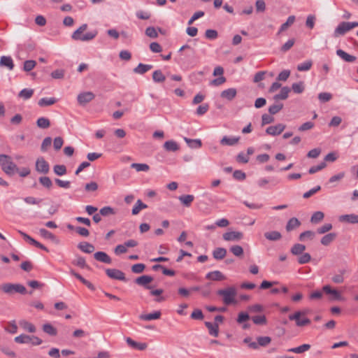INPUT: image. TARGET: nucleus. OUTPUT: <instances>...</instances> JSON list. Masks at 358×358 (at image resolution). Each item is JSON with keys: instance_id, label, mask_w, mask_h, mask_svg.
<instances>
[{"instance_id": "obj_1", "label": "nucleus", "mask_w": 358, "mask_h": 358, "mask_svg": "<svg viewBox=\"0 0 358 358\" xmlns=\"http://www.w3.org/2000/svg\"><path fill=\"white\" fill-rule=\"evenodd\" d=\"M87 29V24H82L79 28L73 32L71 35L72 39L80 41H90L93 40L97 36L98 31L96 30H93L83 34V31H85Z\"/></svg>"}, {"instance_id": "obj_2", "label": "nucleus", "mask_w": 358, "mask_h": 358, "mask_svg": "<svg viewBox=\"0 0 358 358\" xmlns=\"http://www.w3.org/2000/svg\"><path fill=\"white\" fill-rule=\"evenodd\" d=\"M0 166L1 169L9 176L15 174L17 171V165L12 161L11 157L8 155H0Z\"/></svg>"}, {"instance_id": "obj_3", "label": "nucleus", "mask_w": 358, "mask_h": 358, "mask_svg": "<svg viewBox=\"0 0 358 358\" xmlns=\"http://www.w3.org/2000/svg\"><path fill=\"white\" fill-rule=\"evenodd\" d=\"M217 294L222 296V301L225 305H230L235 303L237 292L234 287H229L224 289L217 290Z\"/></svg>"}, {"instance_id": "obj_4", "label": "nucleus", "mask_w": 358, "mask_h": 358, "mask_svg": "<svg viewBox=\"0 0 358 358\" xmlns=\"http://www.w3.org/2000/svg\"><path fill=\"white\" fill-rule=\"evenodd\" d=\"M1 289L3 292L8 294L13 293L25 294L27 293L26 287L21 284L5 283L2 285Z\"/></svg>"}, {"instance_id": "obj_5", "label": "nucleus", "mask_w": 358, "mask_h": 358, "mask_svg": "<svg viewBox=\"0 0 358 358\" xmlns=\"http://www.w3.org/2000/svg\"><path fill=\"white\" fill-rule=\"evenodd\" d=\"M303 312L296 311L294 314L289 315V320L295 321L297 327H304L310 324V320L307 317L301 318L303 316Z\"/></svg>"}, {"instance_id": "obj_6", "label": "nucleus", "mask_w": 358, "mask_h": 358, "mask_svg": "<svg viewBox=\"0 0 358 358\" xmlns=\"http://www.w3.org/2000/svg\"><path fill=\"white\" fill-rule=\"evenodd\" d=\"M106 275L111 279L127 281L125 274L120 270L116 268H107L106 270Z\"/></svg>"}, {"instance_id": "obj_7", "label": "nucleus", "mask_w": 358, "mask_h": 358, "mask_svg": "<svg viewBox=\"0 0 358 358\" xmlns=\"http://www.w3.org/2000/svg\"><path fill=\"white\" fill-rule=\"evenodd\" d=\"M36 170L38 173L47 174L50 171L49 164L43 157H38L36 162Z\"/></svg>"}, {"instance_id": "obj_8", "label": "nucleus", "mask_w": 358, "mask_h": 358, "mask_svg": "<svg viewBox=\"0 0 358 358\" xmlns=\"http://www.w3.org/2000/svg\"><path fill=\"white\" fill-rule=\"evenodd\" d=\"M95 97V95L92 92H85L80 93L78 95L77 100L80 105L85 106L87 103L92 101Z\"/></svg>"}, {"instance_id": "obj_9", "label": "nucleus", "mask_w": 358, "mask_h": 358, "mask_svg": "<svg viewBox=\"0 0 358 358\" xmlns=\"http://www.w3.org/2000/svg\"><path fill=\"white\" fill-rule=\"evenodd\" d=\"M350 30H351L350 27V22H342L335 29L334 36L336 38L340 36H343Z\"/></svg>"}, {"instance_id": "obj_10", "label": "nucleus", "mask_w": 358, "mask_h": 358, "mask_svg": "<svg viewBox=\"0 0 358 358\" xmlns=\"http://www.w3.org/2000/svg\"><path fill=\"white\" fill-rule=\"evenodd\" d=\"M152 280L153 278L152 276L144 275L137 278L135 280V282L138 285L144 287L147 289H152V286L149 285V283Z\"/></svg>"}, {"instance_id": "obj_11", "label": "nucleus", "mask_w": 358, "mask_h": 358, "mask_svg": "<svg viewBox=\"0 0 358 358\" xmlns=\"http://www.w3.org/2000/svg\"><path fill=\"white\" fill-rule=\"evenodd\" d=\"M222 237L227 241H237L243 238V234L241 231H228L224 233Z\"/></svg>"}, {"instance_id": "obj_12", "label": "nucleus", "mask_w": 358, "mask_h": 358, "mask_svg": "<svg viewBox=\"0 0 358 358\" xmlns=\"http://www.w3.org/2000/svg\"><path fill=\"white\" fill-rule=\"evenodd\" d=\"M285 129V125L283 124H278L275 126H270L266 129L267 134L271 136H277L280 134Z\"/></svg>"}, {"instance_id": "obj_13", "label": "nucleus", "mask_w": 358, "mask_h": 358, "mask_svg": "<svg viewBox=\"0 0 358 358\" xmlns=\"http://www.w3.org/2000/svg\"><path fill=\"white\" fill-rule=\"evenodd\" d=\"M322 291L327 294H330L333 300L340 301L342 299L341 293L338 290L332 289L330 285H324L322 287Z\"/></svg>"}, {"instance_id": "obj_14", "label": "nucleus", "mask_w": 358, "mask_h": 358, "mask_svg": "<svg viewBox=\"0 0 358 358\" xmlns=\"http://www.w3.org/2000/svg\"><path fill=\"white\" fill-rule=\"evenodd\" d=\"M94 258L100 262L110 264L112 263V259L105 252H96L94 254Z\"/></svg>"}, {"instance_id": "obj_15", "label": "nucleus", "mask_w": 358, "mask_h": 358, "mask_svg": "<svg viewBox=\"0 0 358 358\" xmlns=\"http://www.w3.org/2000/svg\"><path fill=\"white\" fill-rule=\"evenodd\" d=\"M206 278L214 281H222L226 279L225 275L220 271H214L206 274Z\"/></svg>"}, {"instance_id": "obj_16", "label": "nucleus", "mask_w": 358, "mask_h": 358, "mask_svg": "<svg viewBox=\"0 0 358 358\" xmlns=\"http://www.w3.org/2000/svg\"><path fill=\"white\" fill-rule=\"evenodd\" d=\"M341 222H346L350 224H358V215L356 214H346L341 215L338 218Z\"/></svg>"}, {"instance_id": "obj_17", "label": "nucleus", "mask_w": 358, "mask_h": 358, "mask_svg": "<svg viewBox=\"0 0 358 358\" xmlns=\"http://www.w3.org/2000/svg\"><path fill=\"white\" fill-rule=\"evenodd\" d=\"M127 343L132 348L137 349L139 350H144L147 348L145 343H138L128 337L126 338Z\"/></svg>"}, {"instance_id": "obj_18", "label": "nucleus", "mask_w": 358, "mask_h": 358, "mask_svg": "<svg viewBox=\"0 0 358 358\" xmlns=\"http://www.w3.org/2000/svg\"><path fill=\"white\" fill-rule=\"evenodd\" d=\"M161 312L159 310L155 311L148 314H142L139 316L140 320L144 321H150L154 320L159 319L161 317Z\"/></svg>"}, {"instance_id": "obj_19", "label": "nucleus", "mask_w": 358, "mask_h": 358, "mask_svg": "<svg viewBox=\"0 0 358 358\" xmlns=\"http://www.w3.org/2000/svg\"><path fill=\"white\" fill-rule=\"evenodd\" d=\"M20 326L26 331L29 333H34L36 331V327L31 322L25 320H21L19 321Z\"/></svg>"}, {"instance_id": "obj_20", "label": "nucleus", "mask_w": 358, "mask_h": 358, "mask_svg": "<svg viewBox=\"0 0 358 358\" xmlns=\"http://www.w3.org/2000/svg\"><path fill=\"white\" fill-rule=\"evenodd\" d=\"M336 55L347 62H354L356 60L355 56L351 55L341 49L336 50Z\"/></svg>"}, {"instance_id": "obj_21", "label": "nucleus", "mask_w": 358, "mask_h": 358, "mask_svg": "<svg viewBox=\"0 0 358 358\" xmlns=\"http://www.w3.org/2000/svg\"><path fill=\"white\" fill-rule=\"evenodd\" d=\"M78 248L82 252L87 253V254L92 253L94 251V250H95L94 246L92 244H91L90 243H87V242H81V243H80L78 245Z\"/></svg>"}, {"instance_id": "obj_22", "label": "nucleus", "mask_w": 358, "mask_h": 358, "mask_svg": "<svg viewBox=\"0 0 358 358\" xmlns=\"http://www.w3.org/2000/svg\"><path fill=\"white\" fill-rule=\"evenodd\" d=\"M237 92L235 88H229L221 92V97L224 98L229 101H231L236 96Z\"/></svg>"}, {"instance_id": "obj_23", "label": "nucleus", "mask_w": 358, "mask_h": 358, "mask_svg": "<svg viewBox=\"0 0 358 358\" xmlns=\"http://www.w3.org/2000/svg\"><path fill=\"white\" fill-rule=\"evenodd\" d=\"M240 137H229L224 136L220 141V143L222 145H229L233 146L238 143L239 141Z\"/></svg>"}, {"instance_id": "obj_24", "label": "nucleus", "mask_w": 358, "mask_h": 358, "mask_svg": "<svg viewBox=\"0 0 358 358\" xmlns=\"http://www.w3.org/2000/svg\"><path fill=\"white\" fill-rule=\"evenodd\" d=\"M0 66L7 67L9 70H13L14 68L13 61L9 56H2L0 59Z\"/></svg>"}, {"instance_id": "obj_25", "label": "nucleus", "mask_w": 358, "mask_h": 358, "mask_svg": "<svg viewBox=\"0 0 358 358\" xmlns=\"http://www.w3.org/2000/svg\"><path fill=\"white\" fill-rule=\"evenodd\" d=\"M178 199L184 206L189 207L194 199V196L192 194H184L180 196Z\"/></svg>"}, {"instance_id": "obj_26", "label": "nucleus", "mask_w": 358, "mask_h": 358, "mask_svg": "<svg viewBox=\"0 0 358 358\" xmlns=\"http://www.w3.org/2000/svg\"><path fill=\"white\" fill-rule=\"evenodd\" d=\"M206 327L208 328L209 334L214 336L217 337L219 334V327L218 324L215 323L213 324L210 322H205Z\"/></svg>"}, {"instance_id": "obj_27", "label": "nucleus", "mask_w": 358, "mask_h": 358, "mask_svg": "<svg viewBox=\"0 0 358 358\" xmlns=\"http://www.w3.org/2000/svg\"><path fill=\"white\" fill-rule=\"evenodd\" d=\"M71 275L75 276L78 280H79L83 284H84L85 286H87L90 290L93 291L95 289L94 286L90 281L85 279L79 273L75 272L73 270L71 271Z\"/></svg>"}, {"instance_id": "obj_28", "label": "nucleus", "mask_w": 358, "mask_h": 358, "mask_svg": "<svg viewBox=\"0 0 358 358\" xmlns=\"http://www.w3.org/2000/svg\"><path fill=\"white\" fill-rule=\"evenodd\" d=\"M301 225V222L296 217L289 219L286 224V230L291 231Z\"/></svg>"}, {"instance_id": "obj_29", "label": "nucleus", "mask_w": 358, "mask_h": 358, "mask_svg": "<svg viewBox=\"0 0 358 358\" xmlns=\"http://www.w3.org/2000/svg\"><path fill=\"white\" fill-rule=\"evenodd\" d=\"M290 92V89L288 87H283L281 88L280 92L278 94H275L273 96V99L275 101L278 100H285L288 97V94Z\"/></svg>"}, {"instance_id": "obj_30", "label": "nucleus", "mask_w": 358, "mask_h": 358, "mask_svg": "<svg viewBox=\"0 0 358 358\" xmlns=\"http://www.w3.org/2000/svg\"><path fill=\"white\" fill-rule=\"evenodd\" d=\"M43 331L52 336H55L57 334V330L50 323H45L42 326Z\"/></svg>"}, {"instance_id": "obj_31", "label": "nucleus", "mask_w": 358, "mask_h": 358, "mask_svg": "<svg viewBox=\"0 0 358 358\" xmlns=\"http://www.w3.org/2000/svg\"><path fill=\"white\" fill-rule=\"evenodd\" d=\"M152 69V66L150 64H144L142 63L138 64V65L134 69V72L138 74H144L149 70Z\"/></svg>"}, {"instance_id": "obj_32", "label": "nucleus", "mask_w": 358, "mask_h": 358, "mask_svg": "<svg viewBox=\"0 0 358 358\" xmlns=\"http://www.w3.org/2000/svg\"><path fill=\"white\" fill-rule=\"evenodd\" d=\"M164 148L166 151L176 152L179 150L178 144L174 141H167L164 144Z\"/></svg>"}, {"instance_id": "obj_33", "label": "nucleus", "mask_w": 358, "mask_h": 358, "mask_svg": "<svg viewBox=\"0 0 358 358\" xmlns=\"http://www.w3.org/2000/svg\"><path fill=\"white\" fill-rule=\"evenodd\" d=\"M310 349V345L309 344H303L299 347L289 348L287 350L288 352L297 353V354H301L305 352L306 351H308Z\"/></svg>"}, {"instance_id": "obj_34", "label": "nucleus", "mask_w": 358, "mask_h": 358, "mask_svg": "<svg viewBox=\"0 0 358 358\" xmlns=\"http://www.w3.org/2000/svg\"><path fill=\"white\" fill-rule=\"evenodd\" d=\"M264 236L266 239L273 241H278L282 238L281 234L277 231L266 232Z\"/></svg>"}, {"instance_id": "obj_35", "label": "nucleus", "mask_w": 358, "mask_h": 358, "mask_svg": "<svg viewBox=\"0 0 358 358\" xmlns=\"http://www.w3.org/2000/svg\"><path fill=\"white\" fill-rule=\"evenodd\" d=\"M294 22H295V16L294 15L289 16L288 18L287 19V21L280 26L279 31L278 32V34H280L281 32L285 31L287 29H288L289 27L292 25Z\"/></svg>"}, {"instance_id": "obj_36", "label": "nucleus", "mask_w": 358, "mask_h": 358, "mask_svg": "<svg viewBox=\"0 0 358 358\" xmlns=\"http://www.w3.org/2000/svg\"><path fill=\"white\" fill-rule=\"evenodd\" d=\"M336 237V234L335 233H329L328 234H326L322 238L321 243L323 245L327 246L335 240Z\"/></svg>"}, {"instance_id": "obj_37", "label": "nucleus", "mask_w": 358, "mask_h": 358, "mask_svg": "<svg viewBox=\"0 0 358 358\" xmlns=\"http://www.w3.org/2000/svg\"><path fill=\"white\" fill-rule=\"evenodd\" d=\"M227 255V250L223 248H217L214 250L213 256L215 259H222Z\"/></svg>"}, {"instance_id": "obj_38", "label": "nucleus", "mask_w": 358, "mask_h": 358, "mask_svg": "<svg viewBox=\"0 0 358 358\" xmlns=\"http://www.w3.org/2000/svg\"><path fill=\"white\" fill-rule=\"evenodd\" d=\"M148 208V206L143 203L141 199L137 200L136 204L132 208V214L136 215L139 213V212Z\"/></svg>"}, {"instance_id": "obj_39", "label": "nucleus", "mask_w": 358, "mask_h": 358, "mask_svg": "<svg viewBox=\"0 0 358 358\" xmlns=\"http://www.w3.org/2000/svg\"><path fill=\"white\" fill-rule=\"evenodd\" d=\"M324 217V214L322 211H316L315 212L311 217L310 222L313 224H317L320 222Z\"/></svg>"}, {"instance_id": "obj_40", "label": "nucleus", "mask_w": 358, "mask_h": 358, "mask_svg": "<svg viewBox=\"0 0 358 358\" xmlns=\"http://www.w3.org/2000/svg\"><path fill=\"white\" fill-rule=\"evenodd\" d=\"M306 250V246L300 243L294 244L291 248V252L294 255H299L303 252Z\"/></svg>"}, {"instance_id": "obj_41", "label": "nucleus", "mask_w": 358, "mask_h": 358, "mask_svg": "<svg viewBox=\"0 0 358 358\" xmlns=\"http://www.w3.org/2000/svg\"><path fill=\"white\" fill-rule=\"evenodd\" d=\"M57 102V99L54 97L51 98H42L38 101V105L41 107H45L53 105Z\"/></svg>"}, {"instance_id": "obj_42", "label": "nucleus", "mask_w": 358, "mask_h": 358, "mask_svg": "<svg viewBox=\"0 0 358 358\" xmlns=\"http://www.w3.org/2000/svg\"><path fill=\"white\" fill-rule=\"evenodd\" d=\"M184 140L191 148H199L201 146V141L199 139H190L185 137Z\"/></svg>"}, {"instance_id": "obj_43", "label": "nucleus", "mask_w": 358, "mask_h": 358, "mask_svg": "<svg viewBox=\"0 0 358 358\" xmlns=\"http://www.w3.org/2000/svg\"><path fill=\"white\" fill-rule=\"evenodd\" d=\"M39 183L45 188L50 189L52 187V182L48 176H41L38 178Z\"/></svg>"}, {"instance_id": "obj_44", "label": "nucleus", "mask_w": 358, "mask_h": 358, "mask_svg": "<svg viewBox=\"0 0 358 358\" xmlns=\"http://www.w3.org/2000/svg\"><path fill=\"white\" fill-rule=\"evenodd\" d=\"M14 341L17 343L27 344L31 342V336L26 334H20L14 338Z\"/></svg>"}, {"instance_id": "obj_45", "label": "nucleus", "mask_w": 358, "mask_h": 358, "mask_svg": "<svg viewBox=\"0 0 358 358\" xmlns=\"http://www.w3.org/2000/svg\"><path fill=\"white\" fill-rule=\"evenodd\" d=\"M33 94H34V90L24 88L19 92L18 96L20 98H22L24 100H27V99H30Z\"/></svg>"}, {"instance_id": "obj_46", "label": "nucleus", "mask_w": 358, "mask_h": 358, "mask_svg": "<svg viewBox=\"0 0 358 358\" xmlns=\"http://www.w3.org/2000/svg\"><path fill=\"white\" fill-rule=\"evenodd\" d=\"M36 124L39 128L47 129L50 126V122L49 119L41 117L37 120Z\"/></svg>"}, {"instance_id": "obj_47", "label": "nucleus", "mask_w": 358, "mask_h": 358, "mask_svg": "<svg viewBox=\"0 0 358 358\" xmlns=\"http://www.w3.org/2000/svg\"><path fill=\"white\" fill-rule=\"evenodd\" d=\"M152 79L155 83H162L166 80L161 70H156L152 73Z\"/></svg>"}, {"instance_id": "obj_48", "label": "nucleus", "mask_w": 358, "mask_h": 358, "mask_svg": "<svg viewBox=\"0 0 358 358\" xmlns=\"http://www.w3.org/2000/svg\"><path fill=\"white\" fill-rule=\"evenodd\" d=\"M39 233L41 236L44 238L50 239L52 241H57L56 236L52 233H51L50 231H48L45 229H41L39 230Z\"/></svg>"}, {"instance_id": "obj_49", "label": "nucleus", "mask_w": 358, "mask_h": 358, "mask_svg": "<svg viewBox=\"0 0 358 358\" xmlns=\"http://www.w3.org/2000/svg\"><path fill=\"white\" fill-rule=\"evenodd\" d=\"M252 320L255 324L265 325L267 322L265 315H255L252 317Z\"/></svg>"}, {"instance_id": "obj_50", "label": "nucleus", "mask_w": 358, "mask_h": 358, "mask_svg": "<svg viewBox=\"0 0 358 358\" xmlns=\"http://www.w3.org/2000/svg\"><path fill=\"white\" fill-rule=\"evenodd\" d=\"M131 167L135 169L136 171H148L150 169V166L146 164L133 163Z\"/></svg>"}, {"instance_id": "obj_51", "label": "nucleus", "mask_w": 358, "mask_h": 358, "mask_svg": "<svg viewBox=\"0 0 358 358\" xmlns=\"http://www.w3.org/2000/svg\"><path fill=\"white\" fill-rule=\"evenodd\" d=\"M230 252H231L236 257H241L243 255V249L240 245H233L229 249Z\"/></svg>"}, {"instance_id": "obj_52", "label": "nucleus", "mask_w": 358, "mask_h": 358, "mask_svg": "<svg viewBox=\"0 0 358 358\" xmlns=\"http://www.w3.org/2000/svg\"><path fill=\"white\" fill-rule=\"evenodd\" d=\"M294 43H295V39L294 38L289 39L285 43H284L281 46L280 51L282 52H287L288 50H289L293 47Z\"/></svg>"}, {"instance_id": "obj_53", "label": "nucleus", "mask_w": 358, "mask_h": 358, "mask_svg": "<svg viewBox=\"0 0 358 358\" xmlns=\"http://www.w3.org/2000/svg\"><path fill=\"white\" fill-rule=\"evenodd\" d=\"M313 65V62L310 60L306 61L297 66V70L299 71H308Z\"/></svg>"}, {"instance_id": "obj_54", "label": "nucleus", "mask_w": 358, "mask_h": 358, "mask_svg": "<svg viewBox=\"0 0 358 358\" xmlns=\"http://www.w3.org/2000/svg\"><path fill=\"white\" fill-rule=\"evenodd\" d=\"M326 166H327L326 162H322L317 166H311L308 170V173L310 174H314V173L322 170L323 169H324L326 167Z\"/></svg>"}, {"instance_id": "obj_55", "label": "nucleus", "mask_w": 358, "mask_h": 358, "mask_svg": "<svg viewBox=\"0 0 358 358\" xmlns=\"http://www.w3.org/2000/svg\"><path fill=\"white\" fill-rule=\"evenodd\" d=\"M54 173L57 176H64L66 173V167L64 165H55L53 167Z\"/></svg>"}, {"instance_id": "obj_56", "label": "nucleus", "mask_w": 358, "mask_h": 358, "mask_svg": "<svg viewBox=\"0 0 358 358\" xmlns=\"http://www.w3.org/2000/svg\"><path fill=\"white\" fill-rule=\"evenodd\" d=\"M73 264L79 266L80 268H90L89 266L86 264L85 259L83 257H77V258L73 261Z\"/></svg>"}, {"instance_id": "obj_57", "label": "nucleus", "mask_w": 358, "mask_h": 358, "mask_svg": "<svg viewBox=\"0 0 358 358\" xmlns=\"http://www.w3.org/2000/svg\"><path fill=\"white\" fill-rule=\"evenodd\" d=\"M292 89L294 93L301 94L304 91V85L303 82L295 83L292 85Z\"/></svg>"}, {"instance_id": "obj_58", "label": "nucleus", "mask_w": 358, "mask_h": 358, "mask_svg": "<svg viewBox=\"0 0 358 358\" xmlns=\"http://www.w3.org/2000/svg\"><path fill=\"white\" fill-rule=\"evenodd\" d=\"M257 340L259 346H262V347H265V346L268 345L271 341V338L269 336H259L257 338Z\"/></svg>"}, {"instance_id": "obj_59", "label": "nucleus", "mask_w": 358, "mask_h": 358, "mask_svg": "<svg viewBox=\"0 0 358 358\" xmlns=\"http://www.w3.org/2000/svg\"><path fill=\"white\" fill-rule=\"evenodd\" d=\"M36 65V62L34 60H27L24 62L23 70L24 71H31Z\"/></svg>"}, {"instance_id": "obj_60", "label": "nucleus", "mask_w": 358, "mask_h": 358, "mask_svg": "<svg viewBox=\"0 0 358 358\" xmlns=\"http://www.w3.org/2000/svg\"><path fill=\"white\" fill-rule=\"evenodd\" d=\"M100 215L102 216H108L110 215H114L115 213L114 209L110 206H105L100 209Z\"/></svg>"}, {"instance_id": "obj_61", "label": "nucleus", "mask_w": 358, "mask_h": 358, "mask_svg": "<svg viewBox=\"0 0 358 358\" xmlns=\"http://www.w3.org/2000/svg\"><path fill=\"white\" fill-rule=\"evenodd\" d=\"M315 236V233L312 231H306L302 232L299 237L300 241H304L306 238L313 239Z\"/></svg>"}, {"instance_id": "obj_62", "label": "nucleus", "mask_w": 358, "mask_h": 358, "mask_svg": "<svg viewBox=\"0 0 358 358\" xmlns=\"http://www.w3.org/2000/svg\"><path fill=\"white\" fill-rule=\"evenodd\" d=\"M145 34L152 38H156L158 36L157 31L154 27H148L145 29Z\"/></svg>"}, {"instance_id": "obj_63", "label": "nucleus", "mask_w": 358, "mask_h": 358, "mask_svg": "<svg viewBox=\"0 0 358 358\" xmlns=\"http://www.w3.org/2000/svg\"><path fill=\"white\" fill-rule=\"evenodd\" d=\"M145 268V265L142 263L134 264L131 266V271L134 273H141Z\"/></svg>"}, {"instance_id": "obj_64", "label": "nucleus", "mask_w": 358, "mask_h": 358, "mask_svg": "<svg viewBox=\"0 0 358 358\" xmlns=\"http://www.w3.org/2000/svg\"><path fill=\"white\" fill-rule=\"evenodd\" d=\"M282 108V103L273 104L268 108V112L271 115H275L281 110Z\"/></svg>"}]
</instances>
